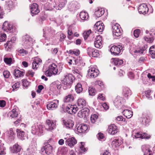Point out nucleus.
Here are the masks:
<instances>
[{
	"instance_id": "obj_35",
	"label": "nucleus",
	"mask_w": 155,
	"mask_h": 155,
	"mask_svg": "<svg viewBox=\"0 0 155 155\" xmlns=\"http://www.w3.org/2000/svg\"><path fill=\"white\" fill-rule=\"evenodd\" d=\"M104 13V10L101 8H99L95 12V14L97 17L101 16Z\"/></svg>"
},
{
	"instance_id": "obj_15",
	"label": "nucleus",
	"mask_w": 155,
	"mask_h": 155,
	"mask_svg": "<svg viewBox=\"0 0 155 155\" xmlns=\"http://www.w3.org/2000/svg\"><path fill=\"white\" fill-rule=\"evenodd\" d=\"M74 99L73 95L71 94H69L64 97L63 101L64 103L62 105V108H64L65 105L67 104V103H69L73 101Z\"/></svg>"
},
{
	"instance_id": "obj_45",
	"label": "nucleus",
	"mask_w": 155,
	"mask_h": 155,
	"mask_svg": "<svg viewBox=\"0 0 155 155\" xmlns=\"http://www.w3.org/2000/svg\"><path fill=\"white\" fill-rule=\"evenodd\" d=\"M98 116L96 114L92 115L90 117V120L91 122L94 123L98 118Z\"/></svg>"
},
{
	"instance_id": "obj_49",
	"label": "nucleus",
	"mask_w": 155,
	"mask_h": 155,
	"mask_svg": "<svg viewBox=\"0 0 155 155\" xmlns=\"http://www.w3.org/2000/svg\"><path fill=\"white\" fill-rule=\"evenodd\" d=\"M41 65V64H38V62H33L32 63V68L36 70Z\"/></svg>"
},
{
	"instance_id": "obj_48",
	"label": "nucleus",
	"mask_w": 155,
	"mask_h": 155,
	"mask_svg": "<svg viewBox=\"0 0 155 155\" xmlns=\"http://www.w3.org/2000/svg\"><path fill=\"white\" fill-rule=\"evenodd\" d=\"M6 38V35L4 33H0V42L5 41Z\"/></svg>"
},
{
	"instance_id": "obj_9",
	"label": "nucleus",
	"mask_w": 155,
	"mask_h": 155,
	"mask_svg": "<svg viewBox=\"0 0 155 155\" xmlns=\"http://www.w3.org/2000/svg\"><path fill=\"white\" fill-rule=\"evenodd\" d=\"M88 54L90 57H97L99 55L98 51L94 48L89 47L87 50Z\"/></svg>"
},
{
	"instance_id": "obj_47",
	"label": "nucleus",
	"mask_w": 155,
	"mask_h": 155,
	"mask_svg": "<svg viewBox=\"0 0 155 155\" xmlns=\"http://www.w3.org/2000/svg\"><path fill=\"white\" fill-rule=\"evenodd\" d=\"M117 120L118 121H123L124 122V124H125L127 123V121L126 119L124 118L122 116H118L116 118Z\"/></svg>"
},
{
	"instance_id": "obj_59",
	"label": "nucleus",
	"mask_w": 155,
	"mask_h": 155,
	"mask_svg": "<svg viewBox=\"0 0 155 155\" xmlns=\"http://www.w3.org/2000/svg\"><path fill=\"white\" fill-rule=\"evenodd\" d=\"M143 50L141 48L135 50L134 51V52L135 53H138L139 54H142L143 53Z\"/></svg>"
},
{
	"instance_id": "obj_57",
	"label": "nucleus",
	"mask_w": 155,
	"mask_h": 155,
	"mask_svg": "<svg viewBox=\"0 0 155 155\" xmlns=\"http://www.w3.org/2000/svg\"><path fill=\"white\" fill-rule=\"evenodd\" d=\"M140 33V30L138 29L135 30L134 31V35L135 37L137 38L139 36Z\"/></svg>"
},
{
	"instance_id": "obj_18",
	"label": "nucleus",
	"mask_w": 155,
	"mask_h": 155,
	"mask_svg": "<svg viewBox=\"0 0 155 155\" xmlns=\"http://www.w3.org/2000/svg\"><path fill=\"white\" fill-rule=\"evenodd\" d=\"M77 141L74 138H69L65 141V143L71 147H72L77 143Z\"/></svg>"
},
{
	"instance_id": "obj_20",
	"label": "nucleus",
	"mask_w": 155,
	"mask_h": 155,
	"mask_svg": "<svg viewBox=\"0 0 155 155\" xmlns=\"http://www.w3.org/2000/svg\"><path fill=\"white\" fill-rule=\"evenodd\" d=\"M47 127L48 130H51L55 129L56 127V122L52 120H48L46 122Z\"/></svg>"
},
{
	"instance_id": "obj_11",
	"label": "nucleus",
	"mask_w": 155,
	"mask_h": 155,
	"mask_svg": "<svg viewBox=\"0 0 155 155\" xmlns=\"http://www.w3.org/2000/svg\"><path fill=\"white\" fill-rule=\"evenodd\" d=\"M2 28L4 31L7 32H13L12 25L7 21L4 23Z\"/></svg>"
},
{
	"instance_id": "obj_58",
	"label": "nucleus",
	"mask_w": 155,
	"mask_h": 155,
	"mask_svg": "<svg viewBox=\"0 0 155 155\" xmlns=\"http://www.w3.org/2000/svg\"><path fill=\"white\" fill-rule=\"evenodd\" d=\"M3 75L5 78H8L10 75V72L8 71H5L3 72Z\"/></svg>"
},
{
	"instance_id": "obj_5",
	"label": "nucleus",
	"mask_w": 155,
	"mask_h": 155,
	"mask_svg": "<svg viewBox=\"0 0 155 155\" xmlns=\"http://www.w3.org/2000/svg\"><path fill=\"white\" fill-rule=\"evenodd\" d=\"M65 110L68 113L71 114L73 113H75L77 111L78 108L75 105H72L69 103L65 105Z\"/></svg>"
},
{
	"instance_id": "obj_14",
	"label": "nucleus",
	"mask_w": 155,
	"mask_h": 155,
	"mask_svg": "<svg viewBox=\"0 0 155 155\" xmlns=\"http://www.w3.org/2000/svg\"><path fill=\"white\" fill-rule=\"evenodd\" d=\"M101 36L98 35L97 36L94 41V45L95 47L97 48H101L102 47L103 42Z\"/></svg>"
},
{
	"instance_id": "obj_44",
	"label": "nucleus",
	"mask_w": 155,
	"mask_h": 155,
	"mask_svg": "<svg viewBox=\"0 0 155 155\" xmlns=\"http://www.w3.org/2000/svg\"><path fill=\"white\" fill-rule=\"evenodd\" d=\"M44 31V36L45 37L47 35H49L51 31L50 28L46 27L43 30Z\"/></svg>"
},
{
	"instance_id": "obj_1",
	"label": "nucleus",
	"mask_w": 155,
	"mask_h": 155,
	"mask_svg": "<svg viewBox=\"0 0 155 155\" xmlns=\"http://www.w3.org/2000/svg\"><path fill=\"white\" fill-rule=\"evenodd\" d=\"M73 78L74 77L71 74H68L64 75L63 79L62 81L63 84L64 85L63 87L64 89H66V87L70 88L71 87Z\"/></svg>"
},
{
	"instance_id": "obj_56",
	"label": "nucleus",
	"mask_w": 155,
	"mask_h": 155,
	"mask_svg": "<svg viewBox=\"0 0 155 155\" xmlns=\"http://www.w3.org/2000/svg\"><path fill=\"white\" fill-rule=\"evenodd\" d=\"M4 61L6 64H11L12 61V59L11 58H5Z\"/></svg>"
},
{
	"instance_id": "obj_19",
	"label": "nucleus",
	"mask_w": 155,
	"mask_h": 155,
	"mask_svg": "<svg viewBox=\"0 0 155 155\" xmlns=\"http://www.w3.org/2000/svg\"><path fill=\"white\" fill-rule=\"evenodd\" d=\"M58 103V100H54L48 103L47 105V107L48 109L53 110L57 107Z\"/></svg>"
},
{
	"instance_id": "obj_63",
	"label": "nucleus",
	"mask_w": 155,
	"mask_h": 155,
	"mask_svg": "<svg viewBox=\"0 0 155 155\" xmlns=\"http://www.w3.org/2000/svg\"><path fill=\"white\" fill-rule=\"evenodd\" d=\"M147 76L149 79H151L152 81H155V76L151 75L150 73L148 74Z\"/></svg>"
},
{
	"instance_id": "obj_55",
	"label": "nucleus",
	"mask_w": 155,
	"mask_h": 155,
	"mask_svg": "<svg viewBox=\"0 0 155 155\" xmlns=\"http://www.w3.org/2000/svg\"><path fill=\"white\" fill-rule=\"evenodd\" d=\"M97 137L98 139L99 140H104V137L103 134L101 133H99L97 135Z\"/></svg>"
},
{
	"instance_id": "obj_8",
	"label": "nucleus",
	"mask_w": 155,
	"mask_h": 155,
	"mask_svg": "<svg viewBox=\"0 0 155 155\" xmlns=\"http://www.w3.org/2000/svg\"><path fill=\"white\" fill-rule=\"evenodd\" d=\"M120 25L117 23L115 24L112 26V31L113 34L115 36L118 37L121 35L120 30Z\"/></svg>"
},
{
	"instance_id": "obj_24",
	"label": "nucleus",
	"mask_w": 155,
	"mask_h": 155,
	"mask_svg": "<svg viewBox=\"0 0 155 155\" xmlns=\"http://www.w3.org/2000/svg\"><path fill=\"white\" fill-rule=\"evenodd\" d=\"M108 130L109 133L111 135H114L117 132V127L114 124L110 125Z\"/></svg>"
},
{
	"instance_id": "obj_64",
	"label": "nucleus",
	"mask_w": 155,
	"mask_h": 155,
	"mask_svg": "<svg viewBox=\"0 0 155 155\" xmlns=\"http://www.w3.org/2000/svg\"><path fill=\"white\" fill-rule=\"evenodd\" d=\"M101 155H110V154L108 150H106L103 151Z\"/></svg>"
},
{
	"instance_id": "obj_54",
	"label": "nucleus",
	"mask_w": 155,
	"mask_h": 155,
	"mask_svg": "<svg viewBox=\"0 0 155 155\" xmlns=\"http://www.w3.org/2000/svg\"><path fill=\"white\" fill-rule=\"evenodd\" d=\"M33 62H38V64H41L42 63V60L38 57L35 58L33 59Z\"/></svg>"
},
{
	"instance_id": "obj_13",
	"label": "nucleus",
	"mask_w": 155,
	"mask_h": 155,
	"mask_svg": "<svg viewBox=\"0 0 155 155\" xmlns=\"http://www.w3.org/2000/svg\"><path fill=\"white\" fill-rule=\"evenodd\" d=\"M89 111L90 110L88 108L85 107L79 111L78 115L81 118L86 117L89 115Z\"/></svg>"
},
{
	"instance_id": "obj_3",
	"label": "nucleus",
	"mask_w": 155,
	"mask_h": 155,
	"mask_svg": "<svg viewBox=\"0 0 155 155\" xmlns=\"http://www.w3.org/2000/svg\"><path fill=\"white\" fill-rule=\"evenodd\" d=\"M43 129L42 125L39 123L35 124L31 127V132L33 134L40 136L43 132Z\"/></svg>"
},
{
	"instance_id": "obj_62",
	"label": "nucleus",
	"mask_w": 155,
	"mask_h": 155,
	"mask_svg": "<svg viewBox=\"0 0 155 155\" xmlns=\"http://www.w3.org/2000/svg\"><path fill=\"white\" fill-rule=\"evenodd\" d=\"M44 88V87L42 85H39L38 86V89L37 90V92L38 93H40L42 90Z\"/></svg>"
},
{
	"instance_id": "obj_51",
	"label": "nucleus",
	"mask_w": 155,
	"mask_h": 155,
	"mask_svg": "<svg viewBox=\"0 0 155 155\" xmlns=\"http://www.w3.org/2000/svg\"><path fill=\"white\" fill-rule=\"evenodd\" d=\"M23 86L25 87L28 86L30 84V82L26 80H23L22 81Z\"/></svg>"
},
{
	"instance_id": "obj_26",
	"label": "nucleus",
	"mask_w": 155,
	"mask_h": 155,
	"mask_svg": "<svg viewBox=\"0 0 155 155\" xmlns=\"http://www.w3.org/2000/svg\"><path fill=\"white\" fill-rule=\"evenodd\" d=\"M140 121L143 124L146 126L149 123L150 120L147 116L143 114L140 118Z\"/></svg>"
},
{
	"instance_id": "obj_46",
	"label": "nucleus",
	"mask_w": 155,
	"mask_h": 155,
	"mask_svg": "<svg viewBox=\"0 0 155 155\" xmlns=\"http://www.w3.org/2000/svg\"><path fill=\"white\" fill-rule=\"evenodd\" d=\"M91 32V30H89L87 31H85L83 33V36L85 40L87 39Z\"/></svg>"
},
{
	"instance_id": "obj_38",
	"label": "nucleus",
	"mask_w": 155,
	"mask_h": 155,
	"mask_svg": "<svg viewBox=\"0 0 155 155\" xmlns=\"http://www.w3.org/2000/svg\"><path fill=\"white\" fill-rule=\"evenodd\" d=\"M37 146L36 143H34L33 147H30L28 149V150L29 152L31 154L34 155V154L35 153L36 151L37 150Z\"/></svg>"
},
{
	"instance_id": "obj_61",
	"label": "nucleus",
	"mask_w": 155,
	"mask_h": 155,
	"mask_svg": "<svg viewBox=\"0 0 155 155\" xmlns=\"http://www.w3.org/2000/svg\"><path fill=\"white\" fill-rule=\"evenodd\" d=\"M144 39L145 41L149 43H151L153 41V39L150 38H148L147 37H145L144 38Z\"/></svg>"
},
{
	"instance_id": "obj_4",
	"label": "nucleus",
	"mask_w": 155,
	"mask_h": 155,
	"mask_svg": "<svg viewBox=\"0 0 155 155\" xmlns=\"http://www.w3.org/2000/svg\"><path fill=\"white\" fill-rule=\"evenodd\" d=\"M24 45L27 48H29L32 46L33 41L32 38L26 35L23 37Z\"/></svg>"
},
{
	"instance_id": "obj_30",
	"label": "nucleus",
	"mask_w": 155,
	"mask_h": 155,
	"mask_svg": "<svg viewBox=\"0 0 155 155\" xmlns=\"http://www.w3.org/2000/svg\"><path fill=\"white\" fill-rule=\"evenodd\" d=\"M123 113L124 116L127 118H130L133 115V112L131 111L128 110H124Z\"/></svg>"
},
{
	"instance_id": "obj_12",
	"label": "nucleus",
	"mask_w": 155,
	"mask_h": 155,
	"mask_svg": "<svg viewBox=\"0 0 155 155\" xmlns=\"http://www.w3.org/2000/svg\"><path fill=\"white\" fill-rule=\"evenodd\" d=\"M53 148L50 144H47L43 146L41 149V151L42 152L45 151V153L47 155H50L52 153Z\"/></svg>"
},
{
	"instance_id": "obj_33",
	"label": "nucleus",
	"mask_w": 155,
	"mask_h": 155,
	"mask_svg": "<svg viewBox=\"0 0 155 155\" xmlns=\"http://www.w3.org/2000/svg\"><path fill=\"white\" fill-rule=\"evenodd\" d=\"M122 142L121 140L114 139L112 142L111 144L112 146L115 147H117L121 144Z\"/></svg>"
},
{
	"instance_id": "obj_53",
	"label": "nucleus",
	"mask_w": 155,
	"mask_h": 155,
	"mask_svg": "<svg viewBox=\"0 0 155 155\" xmlns=\"http://www.w3.org/2000/svg\"><path fill=\"white\" fill-rule=\"evenodd\" d=\"M20 86V83L19 82H17L14 84L12 86V87L13 88L12 91H15V90L18 88Z\"/></svg>"
},
{
	"instance_id": "obj_6",
	"label": "nucleus",
	"mask_w": 155,
	"mask_h": 155,
	"mask_svg": "<svg viewBox=\"0 0 155 155\" xmlns=\"http://www.w3.org/2000/svg\"><path fill=\"white\" fill-rule=\"evenodd\" d=\"M94 28L95 33H98L99 32H101L104 28V24L100 21H98L94 25Z\"/></svg>"
},
{
	"instance_id": "obj_27",
	"label": "nucleus",
	"mask_w": 155,
	"mask_h": 155,
	"mask_svg": "<svg viewBox=\"0 0 155 155\" xmlns=\"http://www.w3.org/2000/svg\"><path fill=\"white\" fill-rule=\"evenodd\" d=\"M141 148L144 155H153L152 151L146 146H142Z\"/></svg>"
},
{
	"instance_id": "obj_2",
	"label": "nucleus",
	"mask_w": 155,
	"mask_h": 155,
	"mask_svg": "<svg viewBox=\"0 0 155 155\" xmlns=\"http://www.w3.org/2000/svg\"><path fill=\"white\" fill-rule=\"evenodd\" d=\"M58 68L57 65L54 63L50 64L48 70L45 72V74L47 76L51 77L53 75L58 74Z\"/></svg>"
},
{
	"instance_id": "obj_60",
	"label": "nucleus",
	"mask_w": 155,
	"mask_h": 155,
	"mask_svg": "<svg viewBox=\"0 0 155 155\" xmlns=\"http://www.w3.org/2000/svg\"><path fill=\"white\" fill-rule=\"evenodd\" d=\"M54 83L57 84V87L58 89H60L61 88V84L60 81H57Z\"/></svg>"
},
{
	"instance_id": "obj_50",
	"label": "nucleus",
	"mask_w": 155,
	"mask_h": 155,
	"mask_svg": "<svg viewBox=\"0 0 155 155\" xmlns=\"http://www.w3.org/2000/svg\"><path fill=\"white\" fill-rule=\"evenodd\" d=\"M151 91L150 90H148L145 92V95L146 97L149 99H151Z\"/></svg>"
},
{
	"instance_id": "obj_7",
	"label": "nucleus",
	"mask_w": 155,
	"mask_h": 155,
	"mask_svg": "<svg viewBox=\"0 0 155 155\" xmlns=\"http://www.w3.org/2000/svg\"><path fill=\"white\" fill-rule=\"evenodd\" d=\"M122 48L121 45H118L117 46H113L111 48L110 51L112 54L114 55H117L120 53Z\"/></svg>"
},
{
	"instance_id": "obj_39",
	"label": "nucleus",
	"mask_w": 155,
	"mask_h": 155,
	"mask_svg": "<svg viewBox=\"0 0 155 155\" xmlns=\"http://www.w3.org/2000/svg\"><path fill=\"white\" fill-rule=\"evenodd\" d=\"M75 89L76 92L78 93L81 92L83 91V88L81 83H78L75 87Z\"/></svg>"
},
{
	"instance_id": "obj_42",
	"label": "nucleus",
	"mask_w": 155,
	"mask_h": 155,
	"mask_svg": "<svg viewBox=\"0 0 155 155\" xmlns=\"http://www.w3.org/2000/svg\"><path fill=\"white\" fill-rule=\"evenodd\" d=\"M114 64L117 66H120L123 64V61L122 60L118 58H115L114 61Z\"/></svg>"
},
{
	"instance_id": "obj_22",
	"label": "nucleus",
	"mask_w": 155,
	"mask_h": 155,
	"mask_svg": "<svg viewBox=\"0 0 155 155\" xmlns=\"http://www.w3.org/2000/svg\"><path fill=\"white\" fill-rule=\"evenodd\" d=\"M134 137L136 138H141V139L146 138L149 139L150 137V136L145 133L142 134L141 132H137L134 135Z\"/></svg>"
},
{
	"instance_id": "obj_32",
	"label": "nucleus",
	"mask_w": 155,
	"mask_h": 155,
	"mask_svg": "<svg viewBox=\"0 0 155 155\" xmlns=\"http://www.w3.org/2000/svg\"><path fill=\"white\" fill-rule=\"evenodd\" d=\"M123 94L125 97H127L131 94V91L127 87H124L123 89Z\"/></svg>"
},
{
	"instance_id": "obj_17",
	"label": "nucleus",
	"mask_w": 155,
	"mask_h": 155,
	"mask_svg": "<svg viewBox=\"0 0 155 155\" xmlns=\"http://www.w3.org/2000/svg\"><path fill=\"white\" fill-rule=\"evenodd\" d=\"M62 123L65 127L69 129L72 128L74 125V121L70 119H63Z\"/></svg>"
},
{
	"instance_id": "obj_52",
	"label": "nucleus",
	"mask_w": 155,
	"mask_h": 155,
	"mask_svg": "<svg viewBox=\"0 0 155 155\" xmlns=\"http://www.w3.org/2000/svg\"><path fill=\"white\" fill-rule=\"evenodd\" d=\"M5 148L4 147L3 145H0V155L5 154Z\"/></svg>"
},
{
	"instance_id": "obj_40",
	"label": "nucleus",
	"mask_w": 155,
	"mask_h": 155,
	"mask_svg": "<svg viewBox=\"0 0 155 155\" xmlns=\"http://www.w3.org/2000/svg\"><path fill=\"white\" fill-rule=\"evenodd\" d=\"M149 52L153 58H155V46L150 47L149 49Z\"/></svg>"
},
{
	"instance_id": "obj_31",
	"label": "nucleus",
	"mask_w": 155,
	"mask_h": 155,
	"mask_svg": "<svg viewBox=\"0 0 155 155\" xmlns=\"http://www.w3.org/2000/svg\"><path fill=\"white\" fill-rule=\"evenodd\" d=\"M77 103L80 108H83L86 105V101L82 98H79L78 100Z\"/></svg>"
},
{
	"instance_id": "obj_37",
	"label": "nucleus",
	"mask_w": 155,
	"mask_h": 155,
	"mask_svg": "<svg viewBox=\"0 0 155 155\" xmlns=\"http://www.w3.org/2000/svg\"><path fill=\"white\" fill-rule=\"evenodd\" d=\"M80 16L82 20H86L87 19L89 16L87 13L82 12L80 14Z\"/></svg>"
},
{
	"instance_id": "obj_21",
	"label": "nucleus",
	"mask_w": 155,
	"mask_h": 155,
	"mask_svg": "<svg viewBox=\"0 0 155 155\" xmlns=\"http://www.w3.org/2000/svg\"><path fill=\"white\" fill-rule=\"evenodd\" d=\"M31 12L33 16V15H37L40 12V10L38 8V5L36 3H34L31 6Z\"/></svg>"
},
{
	"instance_id": "obj_29",
	"label": "nucleus",
	"mask_w": 155,
	"mask_h": 155,
	"mask_svg": "<svg viewBox=\"0 0 155 155\" xmlns=\"http://www.w3.org/2000/svg\"><path fill=\"white\" fill-rule=\"evenodd\" d=\"M88 129V127L85 124H81L77 128L78 131L80 133L85 132Z\"/></svg>"
},
{
	"instance_id": "obj_28",
	"label": "nucleus",
	"mask_w": 155,
	"mask_h": 155,
	"mask_svg": "<svg viewBox=\"0 0 155 155\" xmlns=\"http://www.w3.org/2000/svg\"><path fill=\"white\" fill-rule=\"evenodd\" d=\"M16 131L17 133V137L19 138L21 140L25 139L26 136L25 135L24 132L18 129H17Z\"/></svg>"
},
{
	"instance_id": "obj_34",
	"label": "nucleus",
	"mask_w": 155,
	"mask_h": 155,
	"mask_svg": "<svg viewBox=\"0 0 155 155\" xmlns=\"http://www.w3.org/2000/svg\"><path fill=\"white\" fill-rule=\"evenodd\" d=\"M21 149V146L18 145V144H15L13 147L12 152L13 153H17L20 151Z\"/></svg>"
},
{
	"instance_id": "obj_16",
	"label": "nucleus",
	"mask_w": 155,
	"mask_h": 155,
	"mask_svg": "<svg viewBox=\"0 0 155 155\" xmlns=\"http://www.w3.org/2000/svg\"><path fill=\"white\" fill-rule=\"evenodd\" d=\"M138 10L140 14H145L148 13L149 8L146 4H142L139 7Z\"/></svg>"
},
{
	"instance_id": "obj_36",
	"label": "nucleus",
	"mask_w": 155,
	"mask_h": 155,
	"mask_svg": "<svg viewBox=\"0 0 155 155\" xmlns=\"http://www.w3.org/2000/svg\"><path fill=\"white\" fill-rule=\"evenodd\" d=\"M24 72L18 69H16L14 70V75L16 77H20L24 75Z\"/></svg>"
},
{
	"instance_id": "obj_43",
	"label": "nucleus",
	"mask_w": 155,
	"mask_h": 155,
	"mask_svg": "<svg viewBox=\"0 0 155 155\" xmlns=\"http://www.w3.org/2000/svg\"><path fill=\"white\" fill-rule=\"evenodd\" d=\"M8 114L10 115L12 118L15 117L18 115V113L15 109L12 110Z\"/></svg>"
},
{
	"instance_id": "obj_23",
	"label": "nucleus",
	"mask_w": 155,
	"mask_h": 155,
	"mask_svg": "<svg viewBox=\"0 0 155 155\" xmlns=\"http://www.w3.org/2000/svg\"><path fill=\"white\" fill-rule=\"evenodd\" d=\"M124 102V99L122 97L117 96L114 101L115 106L117 107L120 106Z\"/></svg>"
},
{
	"instance_id": "obj_25",
	"label": "nucleus",
	"mask_w": 155,
	"mask_h": 155,
	"mask_svg": "<svg viewBox=\"0 0 155 155\" xmlns=\"http://www.w3.org/2000/svg\"><path fill=\"white\" fill-rule=\"evenodd\" d=\"M15 38H13L11 39L10 40L8 41L6 44L5 45V48L8 51H9L12 48V44L15 42Z\"/></svg>"
},
{
	"instance_id": "obj_41",
	"label": "nucleus",
	"mask_w": 155,
	"mask_h": 155,
	"mask_svg": "<svg viewBox=\"0 0 155 155\" xmlns=\"http://www.w3.org/2000/svg\"><path fill=\"white\" fill-rule=\"evenodd\" d=\"M89 95L91 96H94L96 93V91L93 87H90L88 88Z\"/></svg>"
},
{
	"instance_id": "obj_10",
	"label": "nucleus",
	"mask_w": 155,
	"mask_h": 155,
	"mask_svg": "<svg viewBox=\"0 0 155 155\" xmlns=\"http://www.w3.org/2000/svg\"><path fill=\"white\" fill-rule=\"evenodd\" d=\"M98 70L94 67H91L88 72L89 76L91 78H94L97 77L99 74Z\"/></svg>"
}]
</instances>
